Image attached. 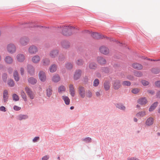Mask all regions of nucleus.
Masks as SVG:
<instances>
[{
  "label": "nucleus",
  "instance_id": "nucleus-4",
  "mask_svg": "<svg viewBox=\"0 0 160 160\" xmlns=\"http://www.w3.org/2000/svg\"><path fill=\"white\" fill-rule=\"evenodd\" d=\"M101 53L105 55H108L110 53V50L107 47L104 46H101L99 48Z\"/></svg>",
  "mask_w": 160,
  "mask_h": 160
},
{
  "label": "nucleus",
  "instance_id": "nucleus-48",
  "mask_svg": "<svg viewBox=\"0 0 160 160\" xmlns=\"http://www.w3.org/2000/svg\"><path fill=\"white\" fill-rule=\"evenodd\" d=\"M92 96V92L89 90H88L86 93V96L88 97L91 98Z\"/></svg>",
  "mask_w": 160,
  "mask_h": 160
},
{
  "label": "nucleus",
  "instance_id": "nucleus-1",
  "mask_svg": "<svg viewBox=\"0 0 160 160\" xmlns=\"http://www.w3.org/2000/svg\"><path fill=\"white\" fill-rule=\"evenodd\" d=\"M62 33L65 36H70L76 31L75 28L71 26H62Z\"/></svg>",
  "mask_w": 160,
  "mask_h": 160
},
{
  "label": "nucleus",
  "instance_id": "nucleus-18",
  "mask_svg": "<svg viewBox=\"0 0 160 160\" xmlns=\"http://www.w3.org/2000/svg\"><path fill=\"white\" fill-rule=\"evenodd\" d=\"M138 102L139 104L143 105L147 103L148 102V101L145 98H141L138 100Z\"/></svg>",
  "mask_w": 160,
  "mask_h": 160
},
{
  "label": "nucleus",
  "instance_id": "nucleus-29",
  "mask_svg": "<svg viewBox=\"0 0 160 160\" xmlns=\"http://www.w3.org/2000/svg\"><path fill=\"white\" fill-rule=\"evenodd\" d=\"M97 67L96 64L94 62H90L88 65V67L90 69H95Z\"/></svg>",
  "mask_w": 160,
  "mask_h": 160
},
{
  "label": "nucleus",
  "instance_id": "nucleus-58",
  "mask_svg": "<svg viewBox=\"0 0 160 160\" xmlns=\"http://www.w3.org/2000/svg\"><path fill=\"white\" fill-rule=\"evenodd\" d=\"M0 111L5 112L6 111L5 108L4 106H1L0 107Z\"/></svg>",
  "mask_w": 160,
  "mask_h": 160
},
{
  "label": "nucleus",
  "instance_id": "nucleus-61",
  "mask_svg": "<svg viewBox=\"0 0 160 160\" xmlns=\"http://www.w3.org/2000/svg\"><path fill=\"white\" fill-rule=\"evenodd\" d=\"M157 98H160V91H158L157 93Z\"/></svg>",
  "mask_w": 160,
  "mask_h": 160
},
{
  "label": "nucleus",
  "instance_id": "nucleus-16",
  "mask_svg": "<svg viewBox=\"0 0 160 160\" xmlns=\"http://www.w3.org/2000/svg\"><path fill=\"white\" fill-rule=\"evenodd\" d=\"M13 76L14 80L18 82L20 80V77L18 72L17 70H15L13 73Z\"/></svg>",
  "mask_w": 160,
  "mask_h": 160
},
{
  "label": "nucleus",
  "instance_id": "nucleus-30",
  "mask_svg": "<svg viewBox=\"0 0 160 160\" xmlns=\"http://www.w3.org/2000/svg\"><path fill=\"white\" fill-rule=\"evenodd\" d=\"M28 82L32 84H34L36 83L37 81L36 79L33 77H30L28 79Z\"/></svg>",
  "mask_w": 160,
  "mask_h": 160
},
{
  "label": "nucleus",
  "instance_id": "nucleus-10",
  "mask_svg": "<svg viewBox=\"0 0 160 160\" xmlns=\"http://www.w3.org/2000/svg\"><path fill=\"white\" fill-rule=\"evenodd\" d=\"M41 60V58L39 55H36L33 56L31 59L32 62L34 64L38 63Z\"/></svg>",
  "mask_w": 160,
  "mask_h": 160
},
{
  "label": "nucleus",
  "instance_id": "nucleus-52",
  "mask_svg": "<svg viewBox=\"0 0 160 160\" xmlns=\"http://www.w3.org/2000/svg\"><path fill=\"white\" fill-rule=\"evenodd\" d=\"M25 89L27 94H28L29 93L31 92H32V91L30 90V89L28 87H26L25 88Z\"/></svg>",
  "mask_w": 160,
  "mask_h": 160
},
{
  "label": "nucleus",
  "instance_id": "nucleus-5",
  "mask_svg": "<svg viewBox=\"0 0 160 160\" xmlns=\"http://www.w3.org/2000/svg\"><path fill=\"white\" fill-rule=\"evenodd\" d=\"M29 41L28 38L26 37L21 38L19 40V43L21 45L25 46L28 44Z\"/></svg>",
  "mask_w": 160,
  "mask_h": 160
},
{
  "label": "nucleus",
  "instance_id": "nucleus-43",
  "mask_svg": "<svg viewBox=\"0 0 160 160\" xmlns=\"http://www.w3.org/2000/svg\"><path fill=\"white\" fill-rule=\"evenodd\" d=\"M135 76L138 77H140L142 75V74L141 72L137 71L134 72Z\"/></svg>",
  "mask_w": 160,
  "mask_h": 160
},
{
  "label": "nucleus",
  "instance_id": "nucleus-56",
  "mask_svg": "<svg viewBox=\"0 0 160 160\" xmlns=\"http://www.w3.org/2000/svg\"><path fill=\"white\" fill-rule=\"evenodd\" d=\"M49 158V157L48 156L46 155L43 157L42 158V160H47Z\"/></svg>",
  "mask_w": 160,
  "mask_h": 160
},
{
  "label": "nucleus",
  "instance_id": "nucleus-38",
  "mask_svg": "<svg viewBox=\"0 0 160 160\" xmlns=\"http://www.w3.org/2000/svg\"><path fill=\"white\" fill-rule=\"evenodd\" d=\"M8 84L9 86L12 87L15 84L14 81L12 79H10L8 81Z\"/></svg>",
  "mask_w": 160,
  "mask_h": 160
},
{
  "label": "nucleus",
  "instance_id": "nucleus-55",
  "mask_svg": "<svg viewBox=\"0 0 160 160\" xmlns=\"http://www.w3.org/2000/svg\"><path fill=\"white\" fill-rule=\"evenodd\" d=\"M155 85L158 87H160V81L156 82L155 83Z\"/></svg>",
  "mask_w": 160,
  "mask_h": 160
},
{
  "label": "nucleus",
  "instance_id": "nucleus-63",
  "mask_svg": "<svg viewBox=\"0 0 160 160\" xmlns=\"http://www.w3.org/2000/svg\"><path fill=\"white\" fill-rule=\"evenodd\" d=\"M148 92L151 94H153L154 93L153 91L152 90H149L148 91Z\"/></svg>",
  "mask_w": 160,
  "mask_h": 160
},
{
  "label": "nucleus",
  "instance_id": "nucleus-50",
  "mask_svg": "<svg viewBox=\"0 0 160 160\" xmlns=\"http://www.w3.org/2000/svg\"><path fill=\"white\" fill-rule=\"evenodd\" d=\"M91 139L90 138L88 137L84 139L83 140L87 142H91Z\"/></svg>",
  "mask_w": 160,
  "mask_h": 160
},
{
  "label": "nucleus",
  "instance_id": "nucleus-7",
  "mask_svg": "<svg viewBox=\"0 0 160 160\" xmlns=\"http://www.w3.org/2000/svg\"><path fill=\"white\" fill-rule=\"evenodd\" d=\"M82 74V71L80 69H77L75 72L73 79L75 80H77L79 79Z\"/></svg>",
  "mask_w": 160,
  "mask_h": 160
},
{
  "label": "nucleus",
  "instance_id": "nucleus-51",
  "mask_svg": "<svg viewBox=\"0 0 160 160\" xmlns=\"http://www.w3.org/2000/svg\"><path fill=\"white\" fill-rule=\"evenodd\" d=\"M20 72L21 75H23L24 74V70L23 67H21L20 68Z\"/></svg>",
  "mask_w": 160,
  "mask_h": 160
},
{
  "label": "nucleus",
  "instance_id": "nucleus-14",
  "mask_svg": "<svg viewBox=\"0 0 160 160\" xmlns=\"http://www.w3.org/2000/svg\"><path fill=\"white\" fill-rule=\"evenodd\" d=\"M27 69L28 72L30 74H33L34 73L35 69L31 65H28L27 67Z\"/></svg>",
  "mask_w": 160,
  "mask_h": 160
},
{
  "label": "nucleus",
  "instance_id": "nucleus-20",
  "mask_svg": "<svg viewBox=\"0 0 160 160\" xmlns=\"http://www.w3.org/2000/svg\"><path fill=\"white\" fill-rule=\"evenodd\" d=\"M132 66L134 68L138 70H141L143 68L142 66L138 63H134L132 64Z\"/></svg>",
  "mask_w": 160,
  "mask_h": 160
},
{
  "label": "nucleus",
  "instance_id": "nucleus-45",
  "mask_svg": "<svg viewBox=\"0 0 160 160\" xmlns=\"http://www.w3.org/2000/svg\"><path fill=\"white\" fill-rule=\"evenodd\" d=\"M131 84V82L128 81H124L122 83V84L124 86H129Z\"/></svg>",
  "mask_w": 160,
  "mask_h": 160
},
{
  "label": "nucleus",
  "instance_id": "nucleus-62",
  "mask_svg": "<svg viewBox=\"0 0 160 160\" xmlns=\"http://www.w3.org/2000/svg\"><path fill=\"white\" fill-rule=\"evenodd\" d=\"M100 93L99 92H96V95L97 97H99L100 96Z\"/></svg>",
  "mask_w": 160,
  "mask_h": 160
},
{
  "label": "nucleus",
  "instance_id": "nucleus-37",
  "mask_svg": "<svg viewBox=\"0 0 160 160\" xmlns=\"http://www.w3.org/2000/svg\"><path fill=\"white\" fill-rule=\"evenodd\" d=\"M117 108L121 109L122 110H124L125 109V107L122 104H117L116 105Z\"/></svg>",
  "mask_w": 160,
  "mask_h": 160
},
{
  "label": "nucleus",
  "instance_id": "nucleus-60",
  "mask_svg": "<svg viewBox=\"0 0 160 160\" xmlns=\"http://www.w3.org/2000/svg\"><path fill=\"white\" fill-rule=\"evenodd\" d=\"M128 160H138V158H135L134 157H131L128 158Z\"/></svg>",
  "mask_w": 160,
  "mask_h": 160
},
{
  "label": "nucleus",
  "instance_id": "nucleus-2",
  "mask_svg": "<svg viewBox=\"0 0 160 160\" xmlns=\"http://www.w3.org/2000/svg\"><path fill=\"white\" fill-rule=\"evenodd\" d=\"M7 49L9 53L13 54L16 52V47L14 44L11 43L8 44L7 45Z\"/></svg>",
  "mask_w": 160,
  "mask_h": 160
},
{
  "label": "nucleus",
  "instance_id": "nucleus-64",
  "mask_svg": "<svg viewBox=\"0 0 160 160\" xmlns=\"http://www.w3.org/2000/svg\"><path fill=\"white\" fill-rule=\"evenodd\" d=\"M133 120H134V122H137V121H138V120H137V119L136 118H134Z\"/></svg>",
  "mask_w": 160,
  "mask_h": 160
},
{
  "label": "nucleus",
  "instance_id": "nucleus-28",
  "mask_svg": "<svg viewBox=\"0 0 160 160\" xmlns=\"http://www.w3.org/2000/svg\"><path fill=\"white\" fill-rule=\"evenodd\" d=\"M62 98L66 105H69L70 104V100L68 97L66 96H63L62 97Z\"/></svg>",
  "mask_w": 160,
  "mask_h": 160
},
{
  "label": "nucleus",
  "instance_id": "nucleus-22",
  "mask_svg": "<svg viewBox=\"0 0 160 160\" xmlns=\"http://www.w3.org/2000/svg\"><path fill=\"white\" fill-rule=\"evenodd\" d=\"M57 70V66L55 64H52L49 68L50 72L51 73L55 72Z\"/></svg>",
  "mask_w": 160,
  "mask_h": 160
},
{
  "label": "nucleus",
  "instance_id": "nucleus-19",
  "mask_svg": "<svg viewBox=\"0 0 160 160\" xmlns=\"http://www.w3.org/2000/svg\"><path fill=\"white\" fill-rule=\"evenodd\" d=\"M98 62L101 64H104L106 63V61L105 59L102 57H98L97 58Z\"/></svg>",
  "mask_w": 160,
  "mask_h": 160
},
{
  "label": "nucleus",
  "instance_id": "nucleus-42",
  "mask_svg": "<svg viewBox=\"0 0 160 160\" xmlns=\"http://www.w3.org/2000/svg\"><path fill=\"white\" fill-rule=\"evenodd\" d=\"M73 65L70 63H67L66 64V68L68 69H70L72 68Z\"/></svg>",
  "mask_w": 160,
  "mask_h": 160
},
{
  "label": "nucleus",
  "instance_id": "nucleus-53",
  "mask_svg": "<svg viewBox=\"0 0 160 160\" xmlns=\"http://www.w3.org/2000/svg\"><path fill=\"white\" fill-rule=\"evenodd\" d=\"M102 72H105L106 73H108L109 72L108 68H103L102 69Z\"/></svg>",
  "mask_w": 160,
  "mask_h": 160
},
{
  "label": "nucleus",
  "instance_id": "nucleus-49",
  "mask_svg": "<svg viewBox=\"0 0 160 160\" xmlns=\"http://www.w3.org/2000/svg\"><path fill=\"white\" fill-rule=\"evenodd\" d=\"M31 92L29 93L28 94V95L29 98H30L31 99H32L34 98V94L32 92Z\"/></svg>",
  "mask_w": 160,
  "mask_h": 160
},
{
  "label": "nucleus",
  "instance_id": "nucleus-25",
  "mask_svg": "<svg viewBox=\"0 0 160 160\" xmlns=\"http://www.w3.org/2000/svg\"><path fill=\"white\" fill-rule=\"evenodd\" d=\"M153 119L152 118H148L146 121V124L147 125L150 126L152 125L153 123Z\"/></svg>",
  "mask_w": 160,
  "mask_h": 160
},
{
  "label": "nucleus",
  "instance_id": "nucleus-24",
  "mask_svg": "<svg viewBox=\"0 0 160 160\" xmlns=\"http://www.w3.org/2000/svg\"><path fill=\"white\" fill-rule=\"evenodd\" d=\"M41 63L43 66H48L49 64L50 61L48 58H45L42 60Z\"/></svg>",
  "mask_w": 160,
  "mask_h": 160
},
{
  "label": "nucleus",
  "instance_id": "nucleus-31",
  "mask_svg": "<svg viewBox=\"0 0 160 160\" xmlns=\"http://www.w3.org/2000/svg\"><path fill=\"white\" fill-rule=\"evenodd\" d=\"M158 104V102H156L153 104L150 107L149 109L150 112H151L153 110L156 108Z\"/></svg>",
  "mask_w": 160,
  "mask_h": 160
},
{
  "label": "nucleus",
  "instance_id": "nucleus-3",
  "mask_svg": "<svg viewBox=\"0 0 160 160\" xmlns=\"http://www.w3.org/2000/svg\"><path fill=\"white\" fill-rule=\"evenodd\" d=\"M28 51V53L31 54H34L38 52V49L36 46L32 45L29 47Z\"/></svg>",
  "mask_w": 160,
  "mask_h": 160
},
{
  "label": "nucleus",
  "instance_id": "nucleus-59",
  "mask_svg": "<svg viewBox=\"0 0 160 160\" xmlns=\"http://www.w3.org/2000/svg\"><path fill=\"white\" fill-rule=\"evenodd\" d=\"M127 78L128 79L130 80H132L134 78L131 75H129L127 76Z\"/></svg>",
  "mask_w": 160,
  "mask_h": 160
},
{
  "label": "nucleus",
  "instance_id": "nucleus-8",
  "mask_svg": "<svg viewBox=\"0 0 160 160\" xmlns=\"http://www.w3.org/2000/svg\"><path fill=\"white\" fill-rule=\"evenodd\" d=\"M16 59L18 62H22L24 61L25 56L23 54L18 53L16 56Z\"/></svg>",
  "mask_w": 160,
  "mask_h": 160
},
{
  "label": "nucleus",
  "instance_id": "nucleus-47",
  "mask_svg": "<svg viewBox=\"0 0 160 160\" xmlns=\"http://www.w3.org/2000/svg\"><path fill=\"white\" fill-rule=\"evenodd\" d=\"M141 82L142 84L144 86H147L149 84V82L145 80H143Z\"/></svg>",
  "mask_w": 160,
  "mask_h": 160
},
{
  "label": "nucleus",
  "instance_id": "nucleus-41",
  "mask_svg": "<svg viewBox=\"0 0 160 160\" xmlns=\"http://www.w3.org/2000/svg\"><path fill=\"white\" fill-rule=\"evenodd\" d=\"M12 98L14 101H18L19 99V98L18 96L16 94H14L12 95Z\"/></svg>",
  "mask_w": 160,
  "mask_h": 160
},
{
  "label": "nucleus",
  "instance_id": "nucleus-12",
  "mask_svg": "<svg viewBox=\"0 0 160 160\" xmlns=\"http://www.w3.org/2000/svg\"><path fill=\"white\" fill-rule=\"evenodd\" d=\"M8 92L7 90H4L3 93V100L4 102H7L8 98Z\"/></svg>",
  "mask_w": 160,
  "mask_h": 160
},
{
  "label": "nucleus",
  "instance_id": "nucleus-27",
  "mask_svg": "<svg viewBox=\"0 0 160 160\" xmlns=\"http://www.w3.org/2000/svg\"><path fill=\"white\" fill-rule=\"evenodd\" d=\"M146 114V112L145 111H141L137 113L136 114V116L138 118L143 117Z\"/></svg>",
  "mask_w": 160,
  "mask_h": 160
},
{
  "label": "nucleus",
  "instance_id": "nucleus-46",
  "mask_svg": "<svg viewBox=\"0 0 160 160\" xmlns=\"http://www.w3.org/2000/svg\"><path fill=\"white\" fill-rule=\"evenodd\" d=\"M92 36L94 38H100L99 34L98 33L95 32L92 34Z\"/></svg>",
  "mask_w": 160,
  "mask_h": 160
},
{
  "label": "nucleus",
  "instance_id": "nucleus-21",
  "mask_svg": "<svg viewBox=\"0 0 160 160\" xmlns=\"http://www.w3.org/2000/svg\"><path fill=\"white\" fill-rule=\"evenodd\" d=\"M60 80V76L58 74L54 75L52 78V80L53 82H57Z\"/></svg>",
  "mask_w": 160,
  "mask_h": 160
},
{
  "label": "nucleus",
  "instance_id": "nucleus-23",
  "mask_svg": "<svg viewBox=\"0 0 160 160\" xmlns=\"http://www.w3.org/2000/svg\"><path fill=\"white\" fill-rule=\"evenodd\" d=\"M62 46L65 48H68L70 46V43L67 41H63L61 42Z\"/></svg>",
  "mask_w": 160,
  "mask_h": 160
},
{
  "label": "nucleus",
  "instance_id": "nucleus-35",
  "mask_svg": "<svg viewBox=\"0 0 160 160\" xmlns=\"http://www.w3.org/2000/svg\"><path fill=\"white\" fill-rule=\"evenodd\" d=\"M76 63L78 65L81 66L84 63V61L81 59H78L76 61Z\"/></svg>",
  "mask_w": 160,
  "mask_h": 160
},
{
  "label": "nucleus",
  "instance_id": "nucleus-6",
  "mask_svg": "<svg viewBox=\"0 0 160 160\" xmlns=\"http://www.w3.org/2000/svg\"><path fill=\"white\" fill-rule=\"evenodd\" d=\"M39 78L40 81L44 82L46 80V76L45 72L42 71H40L38 73Z\"/></svg>",
  "mask_w": 160,
  "mask_h": 160
},
{
  "label": "nucleus",
  "instance_id": "nucleus-13",
  "mask_svg": "<svg viewBox=\"0 0 160 160\" xmlns=\"http://www.w3.org/2000/svg\"><path fill=\"white\" fill-rule=\"evenodd\" d=\"M70 93L72 97L75 96V90L73 85L70 84L69 86Z\"/></svg>",
  "mask_w": 160,
  "mask_h": 160
},
{
  "label": "nucleus",
  "instance_id": "nucleus-57",
  "mask_svg": "<svg viewBox=\"0 0 160 160\" xmlns=\"http://www.w3.org/2000/svg\"><path fill=\"white\" fill-rule=\"evenodd\" d=\"M39 138L38 137H36L33 139V141L34 142H36L38 140Z\"/></svg>",
  "mask_w": 160,
  "mask_h": 160
},
{
  "label": "nucleus",
  "instance_id": "nucleus-54",
  "mask_svg": "<svg viewBox=\"0 0 160 160\" xmlns=\"http://www.w3.org/2000/svg\"><path fill=\"white\" fill-rule=\"evenodd\" d=\"M13 109L16 111H18L21 109V108L15 105L13 107Z\"/></svg>",
  "mask_w": 160,
  "mask_h": 160
},
{
  "label": "nucleus",
  "instance_id": "nucleus-34",
  "mask_svg": "<svg viewBox=\"0 0 160 160\" xmlns=\"http://www.w3.org/2000/svg\"><path fill=\"white\" fill-rule=\"evenodd\" d=\"M52 89L50 88H49L47 89L46 90V94L48 97H50L51 96L52 94Z\"/></svg>",
  "mask_w": 160,
  "mask_h": 160
},
{
  "label": "nucleus",
  "instance_id": "nucleus-40",
  "mask_svg": "<svg viewBox=\"0 0 160 160\" xmlns=\"http://www.w3.org/2000/svg\"><path fill=\"white\" fill-rule=\"evenodd\" d=\"M21 95L24 100L25 101H26L27 100V97L24 91H22L21 92Z\"/></svg>",
  "mask_w": 160,
  "mask_h": 160
},
{
  "label": "nucleus",
  "instance_id": "nucleus-32",
  "mask_svg": "<svg viewBox=\"0 0 160 160\" xmlns=\"http://www.w3.org/2000/svg\"><path fill=\"white\" fill-rule=\"evenodd\" d=\"M66 90V88L65 87L62 85L58 87V91L59 93H62L63 92H65Z\"/></svg>",
  "mask_w": 160,
  "mask_h": 160
},
{
  "label": "nucleus",
  "instance_id": "nucleus-33",
  "mask_svg": "<svg viewBox=\"0 0 160 160\" xmlns=\"http://www.w3.org/2000/svg\"><path fill=\"white\" fill-rule=\"evenodd\" d=\"M28 118V116L27 115H20L18 116V119L20 120H24Z\"/></svg>",
  "mask_w": 160,
  "mask_h": 160
},
{
  "label": "nucleus",
  "instance_id": "nucleus-9",
  "mask_svg": "<svg viewBox=\"0 0 160 160\" xmlns=\"http://www.w3.org/2000/svg\"><path fill=\"white\" fill-rule=\"evenodd\" d=\"M78 92L80 97L84 98L85 96V90L84 88L82 86H79L78 88Z\"/></svg>",
  "mask_w": 160,
  "mask_h": 160
},
{
  "label": "nucleus",
  "instance_id": "nucleus-36",
  "mask_svg": "<svg viewBox=\"0 0 160 160\" xmlns=\"http://www.w3.org/2000/svg\"><path fill=\"white\" fill-rule=\"evenodd\" d=\"M8 78V75L6 73L2 74V78L3 81L4 82H6L7 81Z\"/></svg>",
  "mask_w": 160,
  "mask_h": 160
},
{
  "label": "nucleus",
  "instance_id": "nucleus-11",
  "mask_svg": "<svg viewBox=\"0 0 160 160\" xmlns=\"http://www.w3.org/2000/svg\"><path fill=\"white\" fill-rule=\"evenodd\" d=\"M121 86V82L120 81L116 80L114 81L113 83V87L114 89H118Z\"/></svg>",
  "mask_w": 160,
  "mask_h": 160
},
{
  "label": "nucleus",
  "instance_id": "nucleus-15",
  "mask_svg": "<svg viewBox=\"0 0 160 160\" xmlns=\"http://www.w3.org/2000/svg\"><path fill=\"white\" fill-rule=\"evenodd\" d=\"M4 61L6 63L10 64L12 63L13 59L11 57L8 56L5 57Z\"/></svg>",
  "mask_w": 160,
  "mask_h": 160
},
{
  "label": "nucleus",
  "instance_id": "nucleus-44",
  "mask_svg": "<svg viewBox=\"0 0 160 160\" xmlns=\"http://www.w3.org/2000/svg\"><path fill=\"white\" fill-rule=\"evenodd\" d=\"M140 90L138 88H135L133 89L132 90V92L134 94L138 93L139 92Z\"/></svg>",
  "mask_w": 160,
  "mask_h": 160
},
{
  "label": "nucleus",
  "instance_id": "nucleus-39",
  "mask_svg": "<svg viewBox=\"0 0 160 160\" xmlns=\"http://www.w3.org/2000/svg\"><path fill=\"white\" fill-rule=\"evenodd\" d=\"M99 83V80L98 79H96L93 81V85L94 87L98 86Z\"/></svg>",
  "mask_w": 160,
  "mask_h": 160
},
{
  "label": "nucleus",
  "instance_id": "nucleus-17",
  "mask_svg": "<svg viewBox=\"0 0 160 160\" xmlns=\"http://www.w3.org/2000/svg\"><path fill=\"white\" fill-rule=\"evenodd\" d=\"M58 51L57 50H53L50 52L49 55L52 58H55L58 56Z\"/></svg>",
  "mask_w": 160,
  "mask_h": 160
},
{
  "label": "nucleus",
  "instance_id": "nucleus-26",
  "mask_svg": "<svg viewBox=\"0 0 160 160\" xmlns=\"http://www.w3.org/2000/svg\"><path fill=\"white\" fill-rule=\"evenodd\" d=\"M104 88L106 91L109 90L110 88V84L108 81H105L103 84Z\"/></svg>",
  "mask_w": 160,
  "mask_h": 160
}]
</instances>
